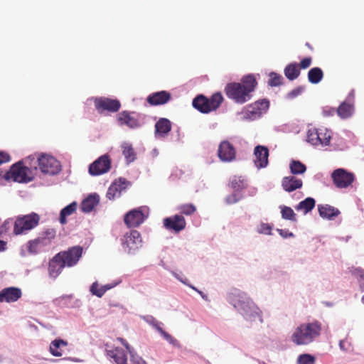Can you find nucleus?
Returning a JSON list of instances; mask_svg holds the SVG:
<instances>
[{"label":"nucleus","mask_w":364,"mask_h":364,"mask_svg":"<svg viewBox=\"0 0 364 364\" xmlns=\"http://www.w3.org/2000/svg\"><path fill=\"white\" fill-rule=\"evenodd\" d=\"M333 183L337 188H346L351 185L354 181L353 173L343 168H338L331 173Z\"/></svg>","instance_id":"obj_10"},{"label":"nucleus","mask_w":364,"mask_h":364,"mask_svg":"<svg viewBox=\"0 0 364 364\" xmlns=\"http://www.w3.org/2000/svg\"><path fill=\"white\" fill-rule=\"evenodd\" d=\"M331 136L327 132L323 129H318V137L317 140L319 141L318 142V145H328L330 142Z\"/></svg>","instance_id":"obj_44"},{"label":"nucleus","mask_w":364,"mask_h":364,"mask_svg":"<svg viewBox=\"0 0 364 364\" xmlns=\"http://www.w3.org/2000/svg\"><path fill=\"white\" fill-rule=\"evenodd\" d=\"M230 186L235 192H240L246 188L247 183L241 176H234L230 181Z\"/></svg>","instance_id":"obj_37"},{"label":"nucleus","mask_w":364,"mask_h":364,"mask_svg":"<svg viewBox=\"0 0 364 364\" xmlns=\"http://www.w3.org/2000/svg\"><path fill=\"white\" fill-rule=\"evenodd\" d=\"M82 248L80 246H75L69 248L67 251L59 252L65 264L67 267H73L75 265L82 257Z\"/></svg>","instance_id":"obj_14"},{"label":"nucleus","mask_w":364,"mask_h":364,"mask_svg":"<svg viewBox=\"0 0 364 364\" xmlns=\"http://www.w3.org/2000/svg\"><path fill=\"white\" fill-rule=\"evenodd\" d=\"M117 122L119 125H126L131 129L138 128L141 126L137 115L128 111L120 112L117 116Z\"/></svg>","instance_id":"obj_18"},{"label":"nucleus","mask_w":364,"mask_h":364,"mask_svg":"<svg viewBox=\"0 0 364 364\" xmlns=\"http://www.w3.org/2000/svg\"><path fill=\"white\" fill-rule=\"evenodd\" d=\"M254 163L257 168H265L268 164L269 149L262 145L255 146L254 149Z\"/></svg>","instance_id":"obj_19"},{"label":"nucleus","mask_w":364,"mask_h":364,"mask_svg":"<svg viewBox=\"0 0 364 364\" xmlns=\"http://www.w3.org/2000/svg\"><path fill=\"white\" fill-rule=\"evenodd\" d=\"M178 210L182 215H192L196 212V207L193 203H184L178 207Z\"/></svg>","instance_id":"obj_38"},{"label":"nucleus","mask_w":364,"mask_h":364,"mask_svg":"<svg viewBox=\"0 0 364 364\" xmlns=\"http://www.w3.org/2000/svg\"><path fill=\"white\" fill-rule=\"evenodd\" d=\"M289 168L291 174H302L306 172V166L300 161L291 160L289 164Z\"/></svg>","instance_id":"obj_36"},{"label":"nucleus","mask_w":364,"mask_h":364,"mask_svg":"<svg viewBox=\"0 0 364 364\" xmlns=\"http://www.w3.org/2000/svg\"><path fill=\"white\" fill-rule=\"evenodd\" d=\"M171 99V94L163 90L150 94L147 97L146 101L151 106H157L167 103Z\"/></svg>","instance_id":"obj_24"},{"label":"nucleus","mask_w":364,"mask_h":364,"mask_svg":"<svg viewBox=\"0 0 364 364\" xmlns=\"http://www.w3.org/2000/svg\"><path fill=\"white\" fill-rule=\"evenodd\" d=\"M307 77L309 82L311 84H318L323 77V72L321 68L314 67L309 70Z\"/></svg>","instance_id":"obj_35"},{"label":"nucleus","mask_w":364,"mask_h":364,"mask_svg":"<svg viewBox=\"0 0 364 364\" xmlns=\"http://www.w3.org/2000/svg\"><path fill=\"white\" fill-rule=\"evenodd\" d=\"M223 97L220 92L213 94L210 98L198 95L193 100V106L202 113H209L216 110L222 104Z\"/></svg>","instance_id":"obj_4"},{"label":"nucleus","mask_w":364,"mask_h":364,"mask_svg":"<svg viewBox=\"0 0 364 364\" xmlns=\"http://www.w3.org/2000/svg\"><path fill=\"white\" fill-rule=\"evenodd\" d=\"M77 208V202H73L68 205L65 206L63 208L60 213L59 221L60 224L65 225L67 223V217L73 215Z\"/></svg>","instance_id":"obj_31"},{"label":"nucleus","mask_w":364,"mask_h":364,"mask_svg":"<svg viewBox=\"0 0 364 364\" xmlns=\"http://www.w3.org/2000/svg\"><path fill=\"white\" fill-rule=\"evenodd\" d=\"M228 301L237 309L246 320L262 321L259 308L247 296L238 289L232 290L228 295Z\"/></svg>","instance_id":"obj_2"},{"label":"nucleus","mask_w":364,"mask_h":364,"mask_svg":"<svg viewBox=\"0 0 364 364\" xmlns=\"http://www.w3.org/2000/svg\"><path fill=\"white\" fill-rule=\"evenodd\" d=\"M40 219V215L33 212L17 216L14 223V234L18 235L26 233L38 225Z\"/></svg>","instance_id":"obj_5"},{"label":"nucleus","mask_w":364,"mask_h":364,"mask_svg":"<svg viewBox=\"0 0 364 364\" xmlns=\"http://www.w3.org/2000/svg\"><path fill=\"white\" fill-rule=\"evenodd\" d=\"M22 296V291L18 287H6L0 291V302L12 303L17 301Z\"/></svg>","instance_id":"obj_20"},{"label":"nucleus","mask_w":364,"mask_h":364,"mask_svg":"<svg viewBox=\"0 0 364 364\" xmlns=\"http://www.w3.org/2000/svg\"><path fill=\"white\" fill-rule=\"evenodd\" d=\"M39 169L43 173L55 175L61 170L60 162L53 156L41 154L38 158Z\"/></svg>","instance_id":"obj_7"},{"label":"nucleus","mask_w":364,"mask_h":364,"mask_svg":"<svg viewBox=\"0 0 364 364\" xmlns=\"http://www.w3.org/2000/svg\"><path fill=\"white\" fill-rule=\"evenodd\" d=\"M316 201L313 198L309 197L301 201L296 207L297 211H301L304 215L307 214L315 207Z\"/></svg>","instance_id":"obj_34"},{"label":"nucleus","mask_w":364,"mask_h":364,"mask_svg":"<svg viewBox=\"0 0 364 364\" xmlns=\"http://www.w3.org/2000/svg\"><path fill=\"white\" fill-rule=\"evenodd\" d=\"M321 331V325L318 321L301 324L291 336V341L298 346L307 345L317 338Z\"/></svg>","instance_id":"obj_3"},{"label":"nucleus","mask_w":364,"mask_h":364,"mask_svg":"<svg viewBox=\"0 0 364 364\" xmlns=\"http://www.w3.org/2000/svg\"><path fill=\"white\" fill-rule=\"evenodd\" d=\"M269 76L268 85L269 86L277 87L282 85L284 78L280 74L272 72Z\"/></svg>","instance_id":"obj_40"},{"label":"nucleus","mask_w":364,"mask_h":364,"mask_svg":"<svg viewBox=\"0 0 364 364\" xmlns=\"http://www.w3.org/2000/svg\"><path fill=\"white\" fill-rule=\"evenodd\" d=\"M272 228L269 224H262L260 232L264 234L270 235Z\"/></svg>","instance_id":"obj_52"},{"label":"nucleus","mask_w":364,"mask_h":364,"mask_svg":"<svg viewBox=\"0 0 364 364\" xmlns=\"http://www.w3.org/2000/svg\"><path fill=\"white\" fill-rule=\"evenodd\" d=\"M163 223L166 229L175 232L184 230L186 225L184 217L178 214L164 218Z\"/></svg>","instance_id":"obj_15"},{"label":"nucleus","mask_w":364,"mask_h":364,"mask_svg":"<svg viewBox=\"0 0 364 364\" xmlns=\"http://www.w3.org/2000/svg\"><path fill=\"white\" fill-rule=\"evenodd\" d=\"M316 359L312 355L304 353L297 358V364H315Z\"/></svg>","instance_id":"obj_43"},{"label":"nucleus","mask_w":364,"mask_h":364,"mask_svg":"<svg viewBox=\"0 0 364 364\" xmlns=\"http://www.w3.org/2000/svg\"><path fill=\"white\" fill-rule=\"evenodd\" d=\"M318 137V129H310L307 132V141L310 144L314 146H318V142L319 141L317 140Z\"/></svg>","instance_id":"obj_42"},{"label":"nucleus","mask_w":364,"mask_h":364,"mask_svg":"<svg viewBox=\"0 0 364 364\" xmlns=\"http://www.w3.org/2000/svg\"><path fill=\"white\" fill-rule=\"evenodd\" d=\"M6 243L0 240V252L4 251L6 249Z\"/></svg>","instance_id":"obj_60"},{"label":"nucleus","mask_w":364,"mask_h":364,"mask_svg":"<svg viewBox=\"0 0 364 364\" xmlns=\"http://www.w3.org/2000/svg\"><path fill=\"white\" fill-rule=\"evenodd\" d=\"M127 181L125 178H119L115 180L109 187L107 192V198L113 200L121 196L122 191L125 190L127 186Z\"/></svg>","instance_id":"obj_21"},{"label":"nucleus","mask_w":364,"mask_h":364,"mask_svg":"<svg viewBox=\"0 0 364 364\" xmlns=\"http://www.w3.org/2000/svg\"><path fill=\"white\" fill-rule=\"evenodd\" d=\"M312 58L311 57H306L302 59L299 64H298L299 69H306L311 65Z\"/></svg>","instance_id":"obj_49"},{"label":"nucleus","mask_w":364,"mask_h":364,"mask_svg":"<svg viewBox=\"0 0 364 364\" xmlns=\"http://www.w3.org/2000/svg\"><path fill=\"white\" fill-rule=\"evenodd\" d=\"M218 156L223 162H232L236 158V149L230 141L224 140L219 144Z\"/></svg>","instance_id":"obj_13"},{"label":"nucleus","mask_w":364,"mask_h":364,"mask_svg":"<svg viewBox=\"0 0 364 364\" xmlns=\"http://www.w3.org/2000/svg\"><path fill=\"white\" fill-rule=\"evenodd\" d=\"M161 336L167 341L170 344L173 346H176L178 344V341L176 338H174L171 334L166 332L165 331H161Z\"/></svg>","instance_id":"obj_48"},{"label":"nucleus","mask_w":364,"mask_h":364,"mask_svg":"<svg viewBox=\"0 0 364 364\" xmlns=\"http://www.w3.org/2000/svg\"><path fill=\"white\" fill-rule=\"evenodd\" d=\"M11 224V220H6L4 221L2 228L4 231H6V230L9 228V225Z\"/></svg>","instance_id":"obj_55"},{"label":"nucleus","mask_w":364,"mask_h":364,"mask_svg":"<svg viewBox=\"0 0 364 364\" xmlns=\"http://www.w3.org/2000/svg\"><path fill=\"white\" fill-rule=\"evenodd\" d=\"M130 363L132 364H147V363L139 355L134 353L132 350H129Z\"/></svg>","instance_id":"obj_46"},{"label":"nucleus","mask_w":364,"mask_h":364,"mask_svg":"<svg viewBox=\"0 0 364 364\" xmlns=\"http://www.w3.org/2000/svg\"><path fill=\"white\" fill-rule=\"evenodd\" d=\"M94 105L95 109L100 114L105 111L117 112L121 107V103L118 100L105 97H96L94 100Z\"/></svg>","instance_id":"obj_9"},{"label":"nucleus","mask_w":364,"mask_h":364,"mask_svg":"<svg viewBox=\"0 0 364 364\" xmlns=\"http://www.w3.org/2000/svg\"><path fill=\"white\" fill-rule=\"evenodd\" d=\"M48 245V243L40 236L34 240H29L27 243V250L30 254H38L42 247Z\"/></svg>","instance_id":"obj_28"},{"label":"nucleus","mask_w":364,"mask_h":364,"mask_svg":"<svg viewBox=\"0 0 364 364\" xmlns=\"http://www.w3.org/2000/svg\"><path fill=\"white\" fill-rule=\"evenodd\" d=\"M121 148L127 164H129L134 161L136 158V154L132 147V145L129 142H123L121 145Z\"/></svg>","instance_id":"obj_29"},{"label":"nucleus","mask_w":364,"mask_h":364,"mask_svg":"<svg viewBox=\"0 0 364 364\" xmlns=\"http://www.w3.org/2000/svg\"><path fill=\"white\" fill-rule=\"evenodd\" d=\"M154 326L155 328L158 331V332L161 334V331H164L163 328L160 326V323L156 322V323H154Z\"/></svg>","instance_id":"obj_59"},{"label":"nucleus","mask_w":364,"mask_h":364,"mask_svg":"<svg viewBox=\"0 0 364 364\" xmlns=\"http://www.w3.org/2000/svg\"><path fill=\"white\" fill-rule=\"evenodd\" d=\"M302 180L298 178L295 176H285L282 181V186L287 192H292L299 189L302 187Z\"/></svg>","instance_id":"obj_25"},{"label":"nucleus","mask_w":364,"mask_h":364,"mask_svg":"<svg viewBox=\"0 0 364 364\" xmlns=\"http://www.w3.org/2000/svg\"><path fill=\"white\" fill-rule=\"evenodd\" d=\"M279 232V235L284 237V238H287V237H294V234L291 232H289L288 230H282V229H279L278 230Z\"/></svg>","instance_id":"obj_53"},{"label":"nucleus","mask_w":364,"mask_h":364,"mask_svg":"<svg viewBox=\"0 0 364 364\" xmlns=\"http://www.w3.org/2000/svg\"><path fill=\"white\" fill-rule=\"evenodd\" d=\"M257 85L254 75L244 76L240 82H230L225 87L227 97L236 103L243 104L252 97V92L255 91Z\"/></svg>","instance_id":"obj_1"},{"label":"nucleus","mask_w":364,"mask_h":364,"mask_svg":"<svg viewBox=\"0 0 364 364\" xmlns=\"http://www.w3.org/2000/svg\"><path fill=\"white\" fill-rule=\"evenodd\" d=\"M318 208L319 215L323 218L332 219L340 213L338 209L329 205H319Z\"/></svg>","instance_id":"obj_30"},{"label":"nucleus","mask_w":364,"mask_h":364,"mask_svg":"<svg viewBox=\"0 0 364 364\" xmlns=\"http://www.w3.org/2000/svg\"><path fill=\"white\" fill-rule=\"evenodd\" d=\"M286 77L289 80H294L296 79L300 75V69L298 63H292L288 64L284 70Z\"/></svg>","instance_id":"obj_33"},{"label":"nucleus","mask_w":364,"mask_h":364,"mask_svg":"<svg viewBox=\"0 0 364 364\" xmlns=\"http://www.w3.org/2000/svg\"><path fill=\"white\" fill-rule=\"evenodd\" d=\"M306 46L309 48H310L311 50H313V48H312V46L310 45V43H306Z\"/></svg>","instance_id":"obj_62"},{"label":"nucleus","mask_w":364,"mask_h":364,"mask_svg":"<svg viewBox=\"0 0 364 364\" xmlns=\"http://www.w3.org/2000/svg\"><path fill=\"white\" fill-rule=\"evenodd\" d=\"M115 286H116V284H108L104 285L102 287H103L105 292H106L107 291L112 289Z\"/></svg>","instance_id":"obj_56"},{"label":"nucleus","mask_w":364,"mask_h":364,"mask_svg":"<svg viewBox=\"0 0 364 364\" xmlns=\"http://www.w3.org/2000/svg\"><path fill=\"white\" fill-rule=\"evenodd\" d=\"M8 178H11L16 182L26 183L33 179L31 170L23 166L21 161L14 164L6 173Z\"/></svg>","instance_id":"obj_6"},{"label":"nucleus","mask_w":364,"mask_h":364,"mask_svg":"<svg viewBox=\"0 0 364 364\" xmlns=\"http://www.w3.org/2000/svg\"><path fill=\"white\" fill-rule=\"evenodd\" d=\"M67 341L62 339H55L50 345V352L54 356H61L63 355L62 348L67 346Z\"/></svg>","instance_id":"obj_32"},{"label":"nucleus","mask_w":364,"mask_h":364,"mask_svg":"<svg viewBox=\"0 0 364 364\" xmlns=\"http://www.w3.org/2000/svg\"><path fill=\"white\" fill-rule=\"evenodd\" d=\"M241 198L242 196L240 193L235 192L225 198V202L230 205L238 202Z\"/></svg>","instance_id":"obj_47"},{"label":"nucleus","mask_w":364,"mask_h":364,"mask_svg":"<svg viewBox=\"0 0 364 364\" xmlns=\"http://www.w3.org/2000/svg\"><path fill=\"white\" fill-rule=\"evenodd\" d=\"M111 168V159L107 154L100 156L89 166V173L92 176H99L108 172Z\"/></svg>","instance_id":"obj_11"},{"label":"nucleus","mask_w":364,"mask_h":364,"mask_svg":"<svg viewBox=\"0 0 364 364\" xmlns=\"http://www.w3.org/2000/svg\"><path fill=\"white\" fill-rule=\"evenodd\" d=\"M190 287H191L192 289H195L196 291H198V293L202 296V297H203V298H205V296H203V292H202V291L197 290L195 287H192V286H190Z\"/></svg>","instance_id":"obj_61"},{"label":"nucleus","mask_w":364,"mask_h":364,"mask_svg":"<svg viewBox=\"0 0 364 364\" xmlns=\"http://www.w3.org/2000/svg\"><path fill=\"white\" fill-rule=\"evenodd\" d=\"M100 197L97 194H91L84 199L80 205L82 212L90 213L91 212L99 203Z\"/></svg>","instance_id":"obj_27"},{"label":"nucleus","mask_w":364,"mask_h":364,"mask_svg":"<svg viewBox=\"0 0 364 364\" xmlns=\"http://www.w3.org/2000/svg\"><path fill=\"white\" fill-rule=\"evenodd\" d=\"M65 264L62 257L59 253L56 254L50 261L48 264V273L53 278H56L63 271Z\"/></svg>","instance_id":"obj_23"},{"label":"nucleus","mask_w":364,"mask_h":364,"mask_svg":"<svg viewBox=\"0 0 364 364\" xmlns=\"http://www.w3.org/2000/svg\"><path fill=\"white\" fill-rule=\"evenodd\" d=\"M303 91H304V88L302 87H298L292 90L291 91H290L287 94V97L289 99L295 98L297 96H299V95H301L303 92Z\"/></svg>","instance_id":"obj_50"},{"label":"nucleus","mask_w":364,"mask_h":364,"mask_svg":"<svg viewBox=\"0 0 364 364\" xmlns=\"http://www.w3.org/2000/svg\"><path fill=\"white\" fill-rule=\"evenodd\" d=\"M346 342L345 341H341L339 343V347L343 350H347L348 348L346 346Z\"/></svg>","instance_id":"obj_58"},{"label":"nucleus","mask_w":364,"mask_h":364,"mask_svg":"<svg viewBox=\"0 0 364 364\" xmlns=\"http://www.w3.org/2000/svg\"><path fill=\"white\" fill-rule=\"evenodd\" d=\"M281 214L282 217L285 220H289L294 222L296 221V214L293 209L290 207L285 205L281 206Z\"/></svg>","instance_id":"obj_39"},{"label":"nucleus","mask_w":364,"mask_h":364,"mask_svg":"<svg viewBox=\"0 0 364 364\" xmlns=\"http://www.w3.org/2000/svg\"><path fill=\"white\" fill-rule=\"evenodd\" d=\"M355 93L352 90L348 94L346 100L342 102L337 109L338 115L342 119H346L352 116L354 112Z\"/></svg>","instance_id":"obj_16"},{"label":"nucleus","mask_w":364,"mask_h":364,"mask_svg":"<svg viewBox=\"0 0 364 364\" xmlns=\"http://www.w3.org/2000/svg\"><path fill=\"white\" fill-rule=\"evenodd\" d=\"M90 290L93 295H95L99 298H101L105 293L103 287H100L97 282H95L92 283Z\"/></svg>","instance_id":"obj_45"},{"label":"nucleus","mask_w":364,"mask_h":364,"mask_svg":"<svg viewBox=\"0 0 364 364\" xmlns=\"http://www.w3.org/2000/svg\"><path fill=\"white\" fill-rule=\"evenodd\" d=\"M107 355L112 358L116 364H127V355L124 350L117 347L111 348L108 344H105Z\"/></svg>","instance_id":"obj_22"},{"label":"nucleus","mask_w":364,"mask_h":364,"mask_svg":"<svg viewBox=\"0 0 364 364\" xmlns=\"http://www.w3.org/2000/svg\"><path fill=\"white\" fill-rule=\"evenodd\" d=\"M357 274H358V276L360 278V279L364 282V270L363 269H358Z\"/></svg>","instance_id":"obj_57"},{"label":"nucleus","mask_w":364,"mask_h":364,"mask_svg":"<svg viewBox=\"0 0 364 364\" xmlns=\"http://www.w3.org/2000/svg\"><path fill=\"white\" fill-rule=\"evenodd\" d=\"M171 130V122L166 118H160L155 124V134L160 137H164Z\"/></svg>","instance_id":"obj_26"},{"label":"nucleus","mask_w":364,"mask_h":364,"mask_svg":"<svg viewBox=\"0 0 364 364\" xmlns=\"http://www.w3.org/2000/svg\"><path fill=\"white\" fill-rule=\"evenodd\" d=\"M145 215L141 208H136L128 212L124 218V223L129 228L139 226L145 220Z\"/></svg>","instance_id":"obj_17"},{"label":"nucleus","mask_w":364,"mask_h":364,"mask_svg":"<svg viewBox=\"0 0 364 364\" xmlns=\"http://www.w3.org/2000/svg\"><path fill=\"white\" fill-rule=\"evenodd\" d=\"M141 234L139 231L134 230L124 235L122 244L125 251L131 253L141 246Z\"/></svg>","instance_id":"obj_12"},{"label":"nucleus","mask_w":364,"mask_h":364,"mask_svg":"<svg viewBox=\"0 0 364 364\" xmlns=\"http://www.w3.org/2000/svg\"><path fill=\"white\" fill-rule=\"evenodd\" d=\"M56 236V231L53 228H48L43 231L41 237L48 243L49 245Z\"/></svg>","instance_id":"obj_41"},{"label":"nucleus","mask_w":364,"mask_h":364,"mask_svg":"<svg viewBox=\"0 0 364 364\" xmlns=\"http://www.w3.org/2000/svg\"><path fill=\"white\" fill-rule=\"evenodd\" d=\"M183 283L186 284V281L180 279Z\"/></svg>","instance_id":"obj_63"},{"label":"nucleus","mask_w":364,"mask_h":364,"mask_svg":"<svg viewBox=\"0 0 364 364\" xmlns=\"http://www.w3.org/2000/svg\"><path fill=\"white\" fill-rule=\"evenodd\" d=\"M362 301L364 303V296L362 297Z\"/></svg>","instance_id":"obj_64"},{"label":"nucleus","mask_w":364,"mask_h":364,"mask_svg":"<svg viewBox=\"0 0 364 364\" xmlns=\"http://www.w3.org/2000/svg\"><path fill=\"white\" fill-rule=\"evenodd\" d=\"M269 107V101L268 100L262 99L257 100L245 107V117L250 120L258 119L267 112Z\"/></svg>","instance_id":"obj_8"},{"label":"nucleus","mask_w":364,"mask_h":364,"mask_svg":"<svg viewBox=\"0 0 364 364\" xmlns=\"http://www.w3.org/2000/svg\"><path fill=\"white\" fill-rule=\"evenodd\" d=\"M120 342L121 343L127 348V350L129 352V350H132L131 348H130V346L129 345V343L127 342L126 340H124V338H117Z\"/></svg>","instance_id":"obj_54"},{"label":"nucleus","mask_w":364,"mask_h":364,"mask_svg":"<svg viewBox=\"0 0 364 364\" xmlns=\"http://www.w3.org/2000/svg\"><path fill=\"white\" fill-rule=\"evenodd\" d=\"M11 160L10 155L4 151H0V165L9 162Z\"/></svg>","instance_id":"obj_51"}]
</instances>
